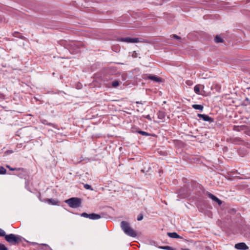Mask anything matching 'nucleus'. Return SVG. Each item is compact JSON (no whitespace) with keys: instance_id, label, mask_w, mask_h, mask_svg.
<instances>
[{"instance_id":"1","label":"nucleus","mask_w":250,"mask_h":250,"mask_svg":"<svg viewBox=\"0 0 250 250\" xmlns=\"http://www.w3.org/2000/svg\"><path fill=\"white\" fill-rule=\"evenodd\" d=\"M121 227L125 233L128 236L132 237H135L137 233L135 230L133 229L129 224L125 221H123L121 223Z\"/></svg>"},{"instance_id":"2","label":"nucleus","mask_w":250,"mask_h":250,"mask_svg":"<svg viewBox=\"0 0 250 250\" xmlns=\"http://www.w3.org/2000/svg\"><path fill=\"white\" fill-rule=\"evenodd\" d=\"M5 239L7 242L13 245H16L21 241V237L20 236L16 235L12 233L6 234L5 237Z\"/></svg>"},{"instance_id":"3","label":"nucleus","mask_w":250,"mask_h":250,"mask_svg":"<svg viewBox=\"0 0 250 250\" xmlns=\"http://www.w3.org/2000/svg\"><path fill=\"white\" fill-rule=\"evenodd\" d=\"M65 202L72 208H77L82 205V199L78 197H72L66 200Z\"/></svg>"},{"instance_id":"4","label":"nucleus","mask_w":250,"mask_h":250,"mask_svg":"<svg viewBox=\"0 0 250 250\" xmlns=\"http://www.w3.org/2000/svg\"><path fill=\"white\" fill-rule=\"evenodd\" d=\"M118 41L122 42H126L127 43H136L139 42V39L138 38H120Z\"/></svg>"},{"instance_id":"5","label":"nucleus","mask_w":250,"mask_h":250,"mask_svg":"<svg viewBox=\"0 0 250 250\" xmlns=\"http://www.w3.org/2000/svg\"><path fill=\"white\" fill-rule=\"evenodd\" d=\"M143 78L145 79L151 80L157 83L162 82V79L160 78L157 77L154 75H148L147 74H145Z\"/></svg>"},{"instance_id":"6","label":"nucleus","mask_w":250,"mask_h":250,"mask_svg":"<svg viewBox=\"0 0 250 250\" xmlns=\"http://www.w3.org/2000/svg\"><path fill=\"white\" fill-rule=\"evenodd\" d=\"M197 116L203 119L204 121L208 122L209 123L214 122V119L210 117L206 114H198Z\"/></svg>"},{"instance_id":"7","label":"nucleus","mask_w":250,"mask_h":250,"mask_svg":"<svg viewBox=\"0 0 250 250\" xmlns=\"http://www.w3.org/2000/svg\"><path fill=\"white\" fill-rule=\"evenodd\" d=\"M206 194L213 201L217 203L218 204V205L220 206L222 204V202L219 199H218L217 197H216L211 193L207 191Z\"/></svg>"},{"instance_id":"8","label":"nucleus","mask_w":250,"mask_h":250,"mask_svg":"<svg viewBox=\"0 0 250 250\" xmlns=\"http://www.w3.org/2000/svg\"><path fill=\"white\" fill-rule=\"evenodd\" d=\"M235 248L237 250H246L249 249V247L245 243H239L235 245Z\"/></svg>"},{"instance_id":"9","label":"nucleus","mask_w":250,"mask_h":250,"mask_svg":"<svg viewBox=\"0 0 250 250\" xmlns=\"http://www.w3.org/2000/svg\"><path fill=\"white\" fill-rule=\"evenodd\" d=\"M185 189L184 188H182L179 190L178 192V196L181 198H185L188 195V193H185Z\"/></svg>"},{"instance_id":"10","label":"nucleus","mask_w":250,"mask_h":250,"mask_svg":"<svg viewBox=\"0 0 250 250\" xmlns=\"http://www.w3.org/2000/svg\"><path fill=\"white\" fill-rule=\"evenodd\" d=\"M101 217H102L100 214L93 213L90 214L89 219L91 220H97Z\"/></svg>"},{"instance_id":"11","label":"nucleus","mask_w":250,"mask_h":250,"mask_svg":"<svg viewBox=\"0 0 250 250\" xmlns=\"http://www.w3.org/2000/svg\"><path fill=\"white\" fill-rule=\"evenodd\" d=\"M167 235L170 238H180L181 236L179 235L176 232H167Z\"/></svg>"},{"instance_id":"12","label":"nucleus","mask_w":250,"mask_h":250,"mask_svg":"<svg viewBox=\"0 0 250 250\" xmlns=\"http://www.w3.org/2000/svg\"><path fill=\"white\" fill-rule=\"evenodd\" d=\"M46 202L50 205H57L58 204L59 202L57 200L53 199H47Z\"/></svg>"},{"instance_id":"13","label":"nucleus","mask_w":250,"mask_h":250,"mask_svg":"<svg viewBox=\"0 0 250 250\" xmlns=\"http://www.w3.org/2000/svg\"><path fill=\"white\" fill-rule=\"evenodd\" d=\"M41 123L44 125H47L52 126L54 128L56 127V125L54 124L48 123V121L45 119L41 120Z\"/></svg>"},{"instance_id":"14","label":"nucleus","mask_w":250,"mask_h":250,"mask_svg":"<svg viewBox=\"0 0 250 250\" xmlns=\"http://www.w3.org/2000/svg\"><path fill=\"white\" fill-rule=\"evenodd\" d=\"M158 118L160 120H164L166 117V113L162 111H159L157 113Z\"/></svg>"},{"instance_id":"15","label":"nucleus","mask_w":250,"mask_h":250,"mask_svg":"<svg viewBox=\"0 0 250 250\" xmlns=\"http://www.w3.org/2000/svg\"><path fill=\"white\" fill-rule=\"evenodd\" d=\"M192 107L195 109L201 111H202L204 108V106L201 104H193Z\"/></svg>"},{"instance_id":"16","label":"nucleus","mask_w":250,"mask_h":250,"mask_svg":"<svg viewBox=\"0 0 250 250\" xmlns=\"http://www.w3.org/2000/svg\"><path fill=\"white\" fill-rule=\"evenodd\" d=\"M214 42L216 43H222L224 40L219 35H216L214 39Z\"/></svg>"},{"instance_id":"17","label":"nucleus","mask_w":250,"mask_h":250,"mask_svg":"<svg viewBox=\"0 0 250 250\" xmlns=\"http://www.w3.org/2000/svg\"><path fill=\"white\" fill-rule=\"evenodd\" d=\"M6 167L7 168H8L10 170H11V171H14V170H17V171L21 170V171H23V168H21V167L20 168H16V167L13 168V167H11L9 165H6Z\"/></svg>"},{"instance_id":"18","label":"nucleus","mask_w":250,"mask_h":250,"mask_svg":"<svg viewBox=\"0 0 250 250\" xmlns=\"http://www.w3.org/2000/svg\"><path fill=\"white\" fill-rule=\"evenodd\" d=\"M137 132L139 134H141L143 136H151V134L146 132H145V131H142V130H138L137 131Z\"/></svg>"},{"instance_id":"19","label":"nucleus","mask_w":250,"mask_h":250,"mask_svg":"<svg viewBox=\"0 0 250 250\" xmlns=\"http://www.w3.org/2000/svg\"><path fill=\"white\" fill-rule=\"evenodd\" d=\"M13 36L17 38H19L21 39H24V38L23 36H22L20 33L17 32H15L13 34Z\"/></svg>"},{"instance_id":"20","label":"nucleus","mask_w":250,"mask_h":250,"mask_svg":"<svg viewBox=\"0 0 250 250\" xmlns=\"http://www.w3.org/2000/svg\"><path fill=\"white\" fill-rule=\"evenodd\" d=\"M200 86L199 85H196L194 87V91L195 93L197 94L200 95Z\"/></svg>"},{"instance_id":"21","label":"nucleus","mask_w":250,"mask_h":250,"mask_svg":"<svg viewBox=\"0 0 250 250\" xmlns=\"http://www.w3.org/2000/svg\"><path fill=\"white\" fill-rule=\"evenodd\" d=\"M160 249L166 250H174V249L172 247L166 246H161L159 247Z\"/></svg>"},{"instance_id":"22","label":"nucleus","mask_w":250,"mask_h":250,"mask_svg":"<svg viewBox=\"0 0 250 250\" xmlns=\"http://www.w3.org/2000/svg\"><path fill=\"white\" fill-rule=\"evenodd\" d=\"M6 169L3 167L0 166V174L3 175L6 173Z\"/></svg>"},{"instance_id":"23","label":"nucleus","mask_w":250,"mask_h":250,"mask_svg":"<svg viewBox=\"0 0 250 250\" xmlns=\"http://www.w3.org/2000/svg\"><path fill=\"white\" fill-rule=\"evenodd\" d=\"M119 85L118 81L115 80L111 83V85L113 87H116Z\"/></svg>"},{"instance_id":"24","label":"nucleus","mask_w":250,"mask_h":250,"mask_svg":"<svg viewBox=\"0 0 250 250\" xmlns=\"http://www.w3.org/2000/svg\"><path fill=\"white\" fill-rule=\"evenodd\" d=\"M0 250H8V248L4 244L0 243Z\"/></svg>"},{"instance_id":"25","label":"nucleus","mask_w":250,"mask_h":250,"mask_svg":"<svg viewBox=\"0 0 250 250\" xmlns=\"http://www.w3.org/2000/svg\"><path fill=\"white\" fill-rule=\"evenodd\" d=\"M5 235H6L5 232L0 228V236L5 237Z\"/></svg>"},{"instance_id":"26","label":"nucleus","mask_w":250,"mask_h":250,"mask_svg":"<svg viewBox=\"0 0 250 250\" xmlns=\"http://www.w3.org/2000/svg\"><path fill=\"white\" fill-rule=\"evenodd\" d=\"M171 36L172 38H173L175 39H176V40H178L179 41H180L181 40V38L176 34H173Z\"/></svg>"},{"instance_id":"27","label":"nucleus","mask_w":250,"mask_h":250,"mask_svg":"<svg viewBox=\"0 0 250 250\" xmlns=\"http://www.w3.org/2000/svg\"><path fill=\"white\" fill-rule=\"evenodd\" d=\"M81 216L82 217H83L84 218H89L90 214H88L87 213L83 212V213H82L81 214Z\"/></svg>"},{"instance_id":"28","label":"nucleus","mask_w":250,"mask_h":250,"mask_svg":"<svg viewBox=\"0 0 250 250\" xmlns=\"http://www.w3.org/2000/svg\"><path fill=\"white\" fill-rule=\"evenodd\" d=\"M143 217H144V215L142 213H140L138 216H137V219L138 221H141L142 220H143Z\"/></svg>"},{"instance_id":"29","label":"nucleus","mask_w":250,"mask_h":250,"mask_svg":"<svg viewBox=\"0 0 250 250\" xmlns=\"http://www.w3.org/2000/svg\"><path fill=\"white\" fill-rule=\"evenodd\" d=\"M84 188L86 189H90L91 190H93V188H92L91 186L88 184H85L84 185Z\"/></svg>"},{"instance_id":"30","label":"nucleus","mask_w":250,"mask_h":250,"mask_svg":"<svg viewBox=\"0 0 250 250\" xmlns=\"http://www.w3.org/2000/svg\"><path fill=\"white\" fill-rule=\"evenodd\" d=\"M132 56L134 58H137L138 56V53L136 51H133L132 54Z\"/></svg>"},{"instance_id":"31","label":"nucleus","mask_w":250,"mask_h":250,"mask_svg":"<svg viewBox=\"0 0 250 250\" xmlns=\"http://www.w3.org/2000/svg\"><path fill=\"white\" fill-rule=\"evenodd\" d=\"M145 118L148 119V120L149 121H151L152 120V119L150 116V115H146V116H145Z\"/></svg>"},{"instance_id":"32","label":"nucleus","mask_w":250,"mask_h":250,"mask_svg":"<svg viewBox=\"0 0 250 250\" xmlns=\"http://www.w3.org/2000/svg\"><path fill=\"white\" fill-rule=\"evenodd\" d=\"M144 102H142L141 101L139 102V101H137L136 102V104H143Z\"/></svg>"},{"instance_id":"33","label":"nucleus","mask_w":250,"mask_h":250,"mask_svg":"<svg viewBox=\"0 0 250 250\" xmlns=\"http://www.w3.org/2000/svg\"><path fill=\"white\" fill-rule=\"evenodd\" d=\"M238 127H239L238 126H234V130H237V128H238Z\"/></svg>"},{"instance_id":"34","label":"nucleus","mask_w":250,"mask_h":250,"mask_svg":"<svg viewBox=\"0 0 250 250\" xmlns=\"http://www.w3.org/2000/svg\"><path fill=\"white\" fill-rule=\"evenodd\" d=\"M182 250H190L188 249H182Z\"/></svg>"},{"instance_id":"35","label":"nucleus","mask_w":250,"mask_h":250,"mask_svg":"<svg viewBox=\"0 0 250 250\" xmlns=\"http://www.w3.org/2000/svg\"><path fill=\"white\" fill-rule=\"evenodd\" d=\"M9 151V153H12L13 152L12 150H10V151Z\"/></svg>"}]
</instances>
